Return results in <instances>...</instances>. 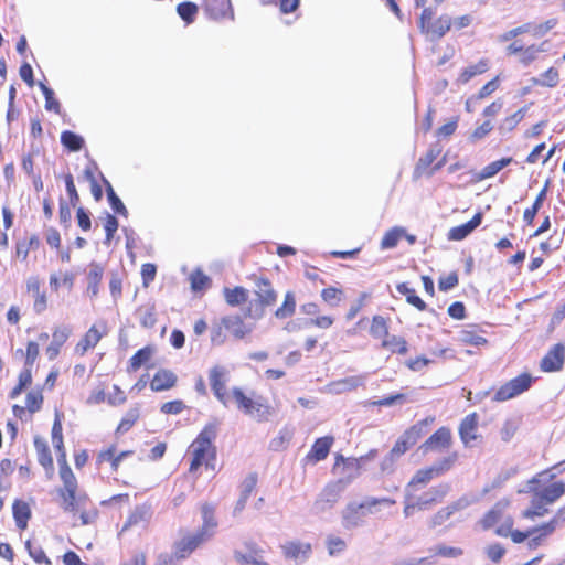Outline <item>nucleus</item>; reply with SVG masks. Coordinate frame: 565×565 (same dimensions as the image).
Returning a JSON list of instances; mask_svg holds the SVG:
<instances>
[{
    "mask_svg": "<svg viewBox=\"0 0 565 565\" xmlns=\"http://www.w3.org/2000/svg\"><path fill=\"white\" fill-rule=\"evenodd\" d=\"M396 502L391 498H365L362 502L351 501L341 511V525L351 531L362 526L369 514H374L380 507H391Z\"/></svg>",
    "mask_w": 565,
    "mask_h": 565,
    "instance_id": "obj_1",
    "label": "nucleus"
},
{
    "mask_svg": "<svg viewBox=\"0 0 565 565\" xmlns=\"http://www.w3.org/2000/svg\"><path fill=\"white\" fill-rule=\"evenodd\" d=\"M217 435V424L209 423L192 441L190 452L192 460L190 472H195L202 465L210 467V461L215 459L216 450L213 440Z\"/></svg>",
    "mask_w": 565,
    "mask_h": 565,
    "instance_id": "obj_2",
    "label": "nucleus"
},
{
    "mask_svg": "<svg viewBox=\"0 0 565 565\" xmlns=\"http://www.w3.org/2000/svg\"><path fill=\"white\" fill-rule=\"evenodd\" d=\"M237 407L247 416L258 423L267 422L273 414V408L263 397L255 399L247 397L238 387L232 390Z\"/></svg>",
    "mask_w": 565,
    "mask_h": 565,
    "instance_id": "obj_3",
    "label": "nucleus"
},
{
    "mask_svg": "<svg viewBox=\"0 0 565 565\" xmlns=\"http://www.w3.org/2000/svg\"><path fill=\"white\" fill-rule=\"evenodd\" d=\"M345 489L342 480L329 482L319 492L311 505V513L317 516L331 512L340 501Z\"/></svg>",
    "mask_w": 565,
    "mask_h": 565,
    "instance_id": "obj_4",
    "label": "nucleus"
},
{
    "mask_svg": "<svg viewBox=\"0 0 565 565\" xmlns=\"http://www.w3.org/2000/svg\"><path fill=\"white\" fill-rule=\"evenodd\" d=\"M60 477L64 484L63 489L58 490L62 498L61 507L65 512L79 510L83 505V498L82 495H76L77 480L70 466L60 469Z\"/></svg>",
    "mask_w": 565,
    "mask_h": 565,
    "instance_id": "obj_5",
    "label": "nucleus"
},
{
    "mask_svg": "<svg viewBox=\"0 0 565 565\" xmlns=\"http://www.w3.org/2000/svg\"><path fill=\"white\" fill-rule=\"evenodd\" d=\"M202 526L195 533H186L195 548L212 540L217 527L213 507L209 504L202 507Z\"/></svg>",
    "mask_w": 565,
    "mask_h": 565,
    "instance_id": "obj_6",
    "label": "nucleus"
},
{
    "mask_svg": "<svg viewBox=\"0 0 565 565\" xmlns=\"http://www.w3.org/2000/svg\"><path fill=\"white\" fill-rule=\"evenodd\" d=\"M539 476H535L527 481V489L520 490L519 492L535 494L546 504H553L565 494V483L562 481L554 482L543 489L539 488Z\"/></svg>",
    "mask_w": 565,
    "mask_h": 565,
    "instance_id": "obj_7",
    "label": "nucleus"
},
{
    "mask_svg": "<svg viewBox=\"0 0 565 565\" xmlns=\"http://www.w3.org/2000/svg\"><path fill=\"white\" fill-rule=\"evenodd\" d=\"M532 384V376L523 373L505 384H503L494 394V401L504 402L527 391Z\"/></svg>",
    "mask_w": 565,
    "mask_h": 565,
    "instance_id": "obj_8",
    "label": "nucleus"
},
{
    "mask_svg": "<svg viewBox=\"0 0 565 565\" xmlns=\"http://www.w3.org/2000/svg\"><path fill=\"white\" fill-rule=\"evenodd\" d=\"M366 377V374H360L332 381L322 388V392L334 395L351 392L356 390L359 386H363Z\"/></svg>",
    "mask_w": 565,
    "mask_h": 565,
    "instance_id": "obj_9",
    "label": "nucleus"
},
{
    "mask_svg": "<svg viewBox=\"0 0 565 565\" xmlns=\"http://www.w3.org/2000/svg\"><path fill=\"white\" fill-rule=\"evenodd\" d=\"M510 505L509 499L499 500L491 510H489L484 516L479 521V524L483 530H489L493 527L495 524L504 523L505 518H512L507 514L505 511Z\"/></svg>",
    "mask_w": 565,
    "mask_h": 565,
    "instance_id": "obj_10",
    "label": "nucleus"
},
{
    "mask_svg": "<svg viewBox=\"0 0 565 565\" xmlns=\"http://www.w3.org/2000/svg\"><path fill=\"white\" fill-rule=\"evenodd\" d=\"M284 556L302 563L308 559L312 553V546L308 542L288 541L281 545Z\"/></svg>",
    "mask_w": 565,
    "mask_h": 565,
    "instance_id": "obj_11",
    "label": "nucleus"
},
{
    "mask_svg": "<svg viewBox=\"0 0 565 565\" xmlns=\"http://www.w3.org/2000/svg\"><path fill=\"white\" fill-rule=\"evenodd\" d=\"M223 326L235 340H242L253 331L252 324H246L239 315L222 317Z\"/></svg>",
    "mask_w": 565,
    "mask_h": 565,
    "instance_id": "obj_12",
    "label": "nucleus"
},
{
    "mask_svg": "<svg viewBox=\"0 0 565 565\" xmlns=\"http://www.w3.org/2000/svg\"><path fill=\"white\" fill-rule=\"evenodd\" d=\"M565 360V347L562 343L555 344L542 359L541 369L544 372H555L563 367Z\"/></svg>",
    "mask_w": 565,
    "mask_h": 565,
    "instance_id": "obj_13",
    "label": "nucleus"
},
{
    "mask_svg": "<svg viewBox=\"0 0 565 565\" xmlns=\"http://www.w3.org/2000/svg\"><path fill=\"white\" fill-rule=\"evenodd\" d=\"M209 380L214 395L222 404L226 405L225 387L227 381V371L225 367L220 365L212 367L210 371Z\"/></svg>",
    "mask_w": 565,
    "mask_h": 565,
    "instance_id": "obj_14",
    "label": "nucleus"
},
{
    "mask_svg": "<svg viewBox=\"0 0 565 565\" xmlns=\"http://www.w3.org/2000/svg\"><path fill=\"white\" fill-rule=\"evenodd\" d=\"M478 416L476 413L467 415L460 423L459 435L466 447H472L478 439Z\"/></svg>",
    "mask_w": 565,
    "mask_h": 565,
    "instance_id": "obj_15",
    "label": "nucleus"
},
{
    "mask_svg": "<svg viewBox=\"0 0 565 565\" xmlns=\"http://www.w3.org/2000/svg\"><path fill=\"white\" fill-rule=\"evenodd\" d=\"M448 492V486L433 487L414 500L417 510H428L431 505L441 501Z\"/></svg>",
    "mask_w": 565,
    "mask_h": 565,
    "instance_id": "obj_16",
    "label": "nucleus"
},
{
    "mask_svg": "<svg viewBox=\"0 0 565 565\" xmlns=\"http://www.w3.org/2000/svg\"><path fill=\"white\" fill-rule=\"evenodd\" d=\"M451 433L448 428L441 427L437 429L422 446L425 451H441L450 447Z\"/></svg>",
    "mask_w": 565,
    "mask_h": 565,
    "instance_id": "obj_17",
    "label": "nucleus"
},
{
    "mask_svg": "<svg viewBox=\"0 0 565 565\" xmlns=\"http://www.w3.org/2000/svg\"><path fill=\"white\" fill-rule=\"evenodd\" d=\"M470 502L466 498H460L459 500L450 503L449 505L440 509L430 520V526L436 527L444 524L450 516L457 511L466 509Z\"/></svg>",
    "mask_w": 565,
    "mask_h": 565,
    "instance_id": "obj_18",
    "label": "nucleus"
},
{
    "mask_svg": "<svg viewBox=\"0 0 565 565\" xmlns=\"http://www.w3.org/2000/svg\"><path fill=\"white\" fill-rule=\"evenodd\" d=\"M207 14L214 19H234L231 0H204Z\"/></svg>",
    "mask_w": 565,
    "mask_h": 565,
    "instance_id": "obj_19",
    "label": "nucleus"
},
{
    "mask_svg": "<svg viewBox=\"0 0 565 565\" xmlns=\"http://www.w3.org/2000/svg\"><path fill=\"white\" fill-rule=\"evenodd\" d=\"M40 279L31 276L26 280V291L34 298L33 309L36 313H42L47 307V299L45 292L40 290Z\"/></svg>",
    "mask_w": 565,
    "mask_h": 565,
    "instance_id": "obj_20",
    "label": "nucleus"
},
{
    "mask_svg": "<svg viewBox=\"0 0 565 565\" xmlns=\"http://www.w3.org/2000/svg\"><path fill=\"white\" fill-rule=\"evenodd\" d=\"M255 295L262 306H271L276 302L277 294L268 279L258 277L255 279Z\"/></svg>",
    "mask_w": 565,
    "mask_h": 565,
    "instance_id": "obj_21",
    "label": "nucleus"
},
{
    "mask_svg": "<svg viewBox=\"0 0 565 565\" xmlns=\"http://www.w3.org/2000/svg\"><path fill=\"white\" fill-rule=\"evenodd\" d=\"M514 524L513 518H505L504 523L500 524L495 529L498 536L508 537L510 536L514 543H522L526 539L533 535V531L521 532L519 530H512Z\"/></svg>",
    "mask_w": 565,
    "mask_h": 565,
    "instance_id": "obj_22",
    "label": "nucleus"
},
{
    "mask_svg": "<svg viewBox=\"0 0 565 565\" xmlns=\"http://www.w3.org/2000/svg\"><path fill=\"white\" fill-rule=\"evenodd\" d=\"M177 383V375L166 369L159 370L150 382V387L153 392H162L170 390Z\"/></svg>",
    "mask_w": 565,
    "mask_h": 565,
    "instance_id": "obj_23",
    "label": "nucleus"
},
{
    "mask_svg": "<svg viewBox=\"0 0 565 565\" xmlns=\"http://www.w3.org/2000/svg\"><path fill=\"white\" fill-rule=\"evenodd\" d=\"M71 333L72 329L67 326H62L55 329L52 335L53 340L46 348V355L49 360H54L58 355L60 348L66 342Z\"/></svg>",
    "mask_w": 565,
    "mask_h": 565,
    "instance_id": "obj_24",
    "label": "nucleus"
},
{
    "mask_svg": "<svg viewBox=\"0 0 565 565\" xmlns=\"http://www.w3.org/2000/svg\"><path fill=\"white\" fill-rule=\"evenodd\" d=\"M451 26V18L449 15H441L436 21L431 22L423 32L429 41L440 40Z\"/></svg>",
    "mask_w": 565,
    "mask_h": 565,
    "instance_id": "obj_25",
    "label": "nucleus"
},
{
    "mask_svg": "<svg viewBox=\"0 0 565 565\" xmlns=\"http://www.w3.org/2000/svg\"><path fill=\"white\" fill-rule=\"evenodd\" d=\"M418 438V430L413 427L409 430L405 431L399 439L395 443L390 454L399 458L404 455L413 445L416 444Z\"/></svg>",
    "mask_w": 565,
    "mask_h": 565,
    "instance_id": "obj_26",
    "label": "nucleus"
},
{
    "mask_svg": "<svg viewBox=\"0 0 565 565\" xmlns=\"http://www.w3.org/2000/svg\"><path fill=\"white\" fill-rule=\"evenodd\" d=\"M481 221L482 214L477 213L469 222L452 227L448 233V238L450 241H462L481 224Z\"/></svg>",
    "mask_w": 565,
    "mask_h": 565,
    "instance_id": "obj_27",
    "label": "nucleus"
},
{
    "mask_svg": "<svg viewBox=\"0 0 565 565\" xmlns=\"http://www.w3.org/2000/svg\"><path fill=\"white\" fill-rule=\"evenodd\" d=\"M332 444H333V437L326 436L322 438H318L315 441L310 452L307 455V459L312 462H318V461L326 459L330 451Z\"/></svg>",
    "mask_w": 565,
    "mask_h": 565,
    "instance_id": "obj_28",
    "label": "nucleus"
},
{
    "mask_svg": "<svg viewBox=\"0 0 565 565\" xmlns=\"http://www.w3.org/2000/svg\"><path fill=\"white\" fill-rule=\"evenodd\" d=\"M104 275V267L95 262L89 264V270L87 274V294L90 297H96L99 292V284Z\"/></svg>",
    "mask_w": 565,
    "mask_h": 565,
    "instance_id": "obj_29",
    "label": "nucleus"
},
{
    "mask_svg": "<svg viewBox=\"0 0 565 565\" xmlns=\"http://www.w3.org/2000/svg\"><path fill=\"white\" fill-rule=\"evenodd\" d=\"M135 315L143 328L151 329L157 322L154 303L149 302L138 307Z\"/></svg>",
    "mask_w": 565,
    "mask_h": 565,
    "instance_id": "obj_30",
    "label": "nucleus"
},
{
    "mask_svg": "<svg viewBox=\"0 0 565 565\" xmlns=\"http://www.w3.org/2000/svg\"><path fill=\"white\" fill-rule=\"evenodd\" d=\"M102 339V333L95 326L90 327L85 335L76 344V353L84 355L89 349L94 348Z\"/></svg>",
    "mask_w": 565,
    "mask_h": 565,
    "instance_id": "obj_31",
    "label": "nucleus"
},
{
    "mask_svg": "<svg viewBox=\"0 0 565 565\" xmlns=\"http://www.w3.org/2000/svg\"><path fill=\"white\" fill-rule=\"evenodd\" d=\"M223 296L228 306L237 307L247 301L249 292L247 289L239 286L234 288L225 287L223 289Z\"/></svg>",
    "mask_w": 565,
    "mask_h": 565,
    "instance_id": "obj_32",
    "label": "nucleus"
},
{
    "mask_svg": "<svg viewBox=\"0 0 565 565\" xmlns=\"http://www.w3.org/2000/svg\"><path fill=\"white\" fill-rule=\"evenodd\" d=\"M151 518V511L149 507L138 505L136 507L131 513L129 514L126 523L124 524L122 530H127L128 527L139 525L141 523H147Z\"/></svg>",
    "mask_w": 565,
    "mask_h": 565,
    "instance_id": "obj_33",
    "label": "nucleus"
},
{
    "mask_svg": "<svg viewBox=\"0 0 565 565\" xmlns=\"http://www.w3.org/2000/svg\"><path fill=\"white\" fill-rule=\"evenodd\" d=\"M13 518L19 529L24 530L28 526V521L31 516V510L26 502L15 500L12 507Z\"/></svg>",
    "mask_w": 565,
    "mask_h": 565,
    "instance_id": "obj_34",
    "label": "nucleus"
},
{
    "mask_svg": "<svg viewBox=\"0 0 565 565\" xmlns=\"http://www.w3.org/2000/svg\"><path fill=\"white\" fill-rule=\"evenodd\" d=\"M441 153V147L436 143L433 145L425 156L420 157L416 167L414 174L416 178L420 177L424 171L437 159V157Z\"/></svg>",
    "mask_w": 565,
    "mask_h": 565,
    "instance_id": "obj_35",
    "label": "nucleus"
},
{
    "mask_svg": "<svg viewBox=\"0 0 565 565\" xmlns=\"http://www.w3.org/2000/svg\"><path fill=\"white\" fill-rule=\"evenodd\" d=\"M546 503L543 502L537 495L532 494L531 505L529 509L522 512V516L529 520H535L546 515L550 510L546 508Z\"/></svg>",
    "mask_w": 565,
    "mask_h": 565,
    "instance_id": "obj_36",
    "label": "nucleus"
},
{
    "mask_svg": "<svg viewBox=\"0 0 565 565\" xmlns=\"http://www.w3.org/2000/svg\"><path fill=\"white\" fill-rule=\"evenodd\" d=\"M195 550L193 543L185 534L173 544V552L171 554L177 561H181L189 557Z\"/></svg>",
    "mask_w": 565,
    "mask_h": 565,
    "instance_id": "obj_37",
    "label": "nucleus"
},
{
    "mask_svg": "<svg viewBox=\"0 0 565 565\" xmlns=\"http://www.w3.org/2000/svg\"><path fill=\"white\" fill-rule=\"evenodd\" d=\"M512 162V158H502L500 160L493 161L486 166L477 175V181H482L489 178L494 177L499 171L509 166Z\"/></svg>",
    "mask_w": 565,
    "mask_h": 565,
    "instance_id": "obj_38",
    "label": "nucleus"
},
{
    "mask_svg": "<svg viewBox=\"0 0 565 565\" xmlns=\"http://www.w3.org/2000/svg\"><path fill=\"white\" fill-rule=\"evenodd\" d=\"M550 181L545 182V185L537 194L532 207L526 209L523 214V220L526 224L531 225L535 218L536 213L541 209L544 200L546 199L547 190H548Z\"/></svg>",
    "mask_w": 565,
    "mask_h": 565,
    "instance_id": "obj_39",
    "label": "nucleus"
},
{
    "mask_svg": "<svg viewBox=\"0 0 565 565\" xmlns=\"http://www.w3.org/2000/svg\"><path fill=\"white\" fill-rule=\"evenodd\" d=\"M436 477L431 467L418 470L408 482L405 492H411L416 486H425Z\"/></svg>",
    "mask_w": 565,
    "mask_h": 565,
    "instance_id": "obj_40",
    "label": "nucleus"
},
{
    "mask_svg": "<svg viewBox=\"0 0 565 565\" xmlns=\"http://www.w3.org/2000/svg\"><path fill=\"white\" fill-rule=\"evenodd\" d=\"M546 43L547 42H543L540 45L532 44L525 49L523 47L519 58L520 63L524 66L530 65L537 58L539 53L547 51Z\"/></svg>",
    "mask_w": 565,
    "mask_h": 565,
    "instance_id": "obj_41",
    "label": "nucleus"
},
{
    "mask_svg": "<svg viewBox=\"0 0 565 565\" xmlns=\"http://www.w3.org/2000/svg\"><path fill=\"white\" fill-rule=\"evenodd\" d=\"M405 235V230L402 227H393L390 231H387L382 241H381V248L382 249H391L394 248L399 239Z\"/></svg>",
    "mask_w": 565,
    "mask_h": 565,
    "instance_id": "obj_42",
    "label": "nucleus"
},
{
    "mask_svg": "<svg viewBox=\"0 0 565 565\" xmlns=\"http://www.w3.org/2000/svg\"><path fill=\"white\" fill-rule=\"evenodd\" d=\"M103 182L106 185L107 196H108V201H109L111 209L116 213L127 216L128 211H127L126 206L124 205V203L121 202V200L116 195L109 181L103 177Z\"/></svg>",
    "mask_w": 565,
    "mask_h": 565,
    "instance_id": "obj_43",
    "label": "nucleus"
},
{
    "mask_svg": "<svg viewBox=\"0 0 565 565\" xmlns=\"http://www.w3.org/2000/svg\"><path fill=\"white\" fill-rule=\"evenodd\" d=\"M296 310V299L291 291L285 295L282 305L275 311V316L278 319H286L294 315Z\"/></svg>",
    "mask_w": 565,
    "mask_h": 565,
    "instance_id": "obj_44",
    "label": "nucleus"
},
{
    "mask_svg": "<svg viewBox=\"0 0 565 565\" xmlns=\"http://www.w3.org/2000/svg\"><path fill=\"white\" fill-rule=\"evenodd\" d=\"M488 61L487 60H480L477 64L475 65H469L468 67H466L460 76H459V81L463 84L468 83L472 77H475L476 75H479V74H482L484 73L487 70H488Z\"/></svg>",
    "mask_w": 565,
    "mask_h": 565,
    "instance_id": "obj_45",
    "label": "nucleus"
},
{
    "mask_svg": "<svg viewBox=\"0 0 565 565\" xmlns=\"http://www.w3.org/2000/svg\"><path fill=\"white\" fill-rule=\"evenodd\" d=\"M382 347L392 353L405 354L407 352V343L402 337L388 335L382 341Z\"/></svg>",
    "mask_w": 565,
    "mask_h": 565,
    "instance_id": "obj_46",
    "label": "nucleus"
},
{
    "mask_svg": "<svg viewBox=\"0 0 565 565\" xmlns=\"http://www.w3.org/2000/svg\"><path fill=\"white\" fill-rule=\"evenodd\" d=\"M153 350L150 347H145L138 350L129 361V369L131 371H137L145 363H147L152 356Z\"/></svg>",
    "mask_w": 565,
    "mask_h": 565,
    "instance_id": "obj_47",
    "label": "nucleus"
},
{
    "mask_svg": "<svg viewBox=\"0 0 565 565\" xmlns=\"http://www.w3.org/2000/svg\"><path fill=\"white\" fill-rule=\"evenodd\" d=\"M62 145L71 151H79L84 145V139L73 131H63L61 135Z\"/></svg>",
    "mask_w": 565,
    "mask_h": 565,
    "instance_id": "obj_48",
    "label": "nucleus"
},
{
    "mask_svg": "<svg viewBox=\"0 0 565 565\" xmlns=\"http://www.w3.org/2000/svg\"><path fill=\"white\" fill-rule=\"evenodd\" d=\"M326 546L330 556H337L347 550V542L340 536L330 534L326 539Z\"/></svg>",
    "mask_w": 565,
    "mask_h": 565,
    "instance_id": "obj_49",
    "label": "nucleus"
},
{
    "mask_svg": "<svg viewBox=\"0 0 565 565\" xmlns=\"http://www.w3.org/2000/svg\"><path fill=\"white\" fill-rule=\"evenodd\" d=\"M526 110L527 108L523 107L515 111L514 114H512L511 116L504 118L499 126V130L503 134L512 131L518 126V124L524 118Z\"/></svg>",
    "mask_w": 565,
    "mask_h": 565,
    "instance_id": "obj_50",
    "label": "nucleus"
},
{
    "mask_svg": "<svg viewBox=\"0 0 565 565\" xmlns=\"http://www.w3.org/2000/svg\"><path fill=\"white\" fill-rule=\"evenodd\" d=\"M177 12L184 22L190 24L195 20L199 8L193 2H182L178 4Z\"/></svg>",
    "mask_w": 565,
    "mask_h": 565,
    "instance_id": "obj_51",
    "label": "nucleus"
},
{
    "mask_svg": "<svg viewBox=\"0 0 565 565\" xmlns=\"http://www.w3.org/2000/svg\"><path fill=\"white\" fill-rule=\"evenodd\" d=\"M34 446H35V449L38 452L39 462L45 468H47V467L52 468L53 459H52L51 451H50L46 443L36 438L34 440Z\"/></svg>",
    "mask_w": 565,
    "mask_h": 565,
    "instance_id": "obj_52",
    "label": "nucleus"
},
{
    "mask_svg": "<svg viewBox=\"0 0 565 565\" xmlns=\"http://www.w3.org/2000/svg\"><path fill=\"white\" fill-rule=\"evenodd\" d=\"M559 82L558 71L554 67H550L542 74V78H532V83L539 86L555 87Z\"/></svg>",
    "mask_w": 565,
    "mask_h": 565,
    "instance_id": "obj_53",
    "label": "nucleus"
},
{
    "mask_svg": "<svg viewBox=\"0 0 565 565\" xmlns=\"http://www.w3.org/2000/svg\"><path fill=\"white\" fill-rule=\"evenodd\" d=\"M83 498V505L79 510L74 511L73 513L79 514V520L83 525L92 524L96 521L98 512L95 508L87 509V498L85 495H82Z\"/></svg>",
    "mask_w": 565,
    "mask_h": 565,
    "instance_id": "obj_54",
    "label": "nucleus"
},
{
    "mask_svg": "<svg viewBox=\"0 0 565 565\" xmlns=\"http://www.w3.org/2000/svg\"><path fill=\"white\" fill-rule=\"evenodd\" d=\"M531 531H533V535L530 536V540L527 541V547L530 550H534L541 546L544 543L545 539L552 534L546 532L545 523L540 526L531 529Z\"/></svg>",
    "mask_w": 565,
    "mask_h": 565,
    "instance_id": "obj_55",
    "label": "nucleus"
},
{
    "mask_svg": "<svg viewBox=\"0 0 565 565\" xmlns=\"http://www.w3.org/2000/svg\"><path fill=\"white\" fill-rule=\"evenodd\" d=\"M25 548L28 550L30 557H32L35 563L51 565L50 558L46 556L45 552L41 546L34 545L29 540L25 542Z\"/></svg>",
    "mask_w": 565,
    "mask_h": 565,
    "instance_id": "obj_56",
    "label": "nucleus"
},
{
    "mask_svg": "<svg viewBox=\"0 0 565 565\" xmlns=\"http://www.w3.org/2000/svg\"><path fill=\"white\" fill-rule=\"evenodd\" d=\"M235 558L244 565H268L262 561V555L254 548H252L248 554L235 552Z\"/></svg>",
    "mask_w": 565,
    "mask_h": 565,
    "instance_id": "obj_57",
    "label": "nucleus"
},
{
    "mask_svg": "<svg viewBox=\"0 0 565 565\" xmlns=\"http://www.w3.org/2000/svg\"><path fill=\"white\" fill-rule=\"evenodd\" d=\"M370 332L374 338L386 339L388 337V331L385 319L381 316H374L372 319Z\"/></svg>",
    "mask_w": 565,
    "mask_h": 565,
    "instance_id": "obj_58",
    "label": "nucleus"
},
{
    "mask_svg": "<svg viewBox=\"0 0 565 565\" xmlns=\"http://www.w3.org/2000/svg\"><path fill=\"white\" fill-rule=\"evenodd\" d=\"M39 86L45 97V108L47 110H53L56 114H60L61 105H60L58 100H56L54 98V92L50 87H47L45 84H43L42 82L39 83Z\"/></svg>",
    "mask_w": 565,
    "mask_h": 565,
    "instance_id": "obj_59",
    "label": "nucleus"
},
{
    "mask_svg": "<svg viewBox=\"0 0 565 565\" xmlns=\"http://www.w3.org/2000/svg\"><path fill=\"white\" fill-rule=\"evenodd\" d=\"M458 340L465 344L475 347L483 345L487 343V340L483 337L475 333L471 330H461L458 334Z\"/></svg>",
    "mask_w": 565,
    "mask_h": 565,
    "instance_id": "obj_60",
    "label": "nucleus"
},
{
    "mask_svg": "<svg viewBox=\"0 0 565 565\" xmlns=\"http://www.w3.org/2000/svg\"><path fill=\"white\" fill-rule=\"evenodd\" d=\"M224 330L222 318L218 321L213 322L211 327V342L213 345H222L225 343L226 334Z\"/></svg>",
    "mask_w": 565,
    "mask_h": 565,
    "instance_id": "obj_61",
    "label": "nucleus"
},
{
    "mask_svg": "<svg viewBox=\"0 0 565 565\" xmlns=\"http://www.w3.org/2000/svg\"><path fill=\"white\" fill-rule=\"evenodd\" d=\"M43 403V395L39 391L29 392L25 398V407L30 413L40 411Z\"/></svg>",
    "mask_w": 565,
    "mask_h": 565,
    "instance_id": "obj_62",
    "label": "nucleus"
},
{
    "mask_svg": "<svg viewBox=\"0 0 565 565\" xmlns=\"http://www.w3.org/2000/svg\"><path fill=\"white\" fill-rule=\"evenodd\" d=\"M138 417H139V409L138 408L129 409L127 412V414L125 415V417L121 419L117 430L120 431V433L128 431L134 426V424L136 423Z\"/></svg>",
    "mask_w": 565,
    "mask_h": 565,
    "instance_id": "obj_63",
    "label": "nucleus"
},
{
    "mask_svg": "<svg viewBox=\"0 0 565 565\" xmlns=\"http://www.w3.org/2000/svg\"><path fill=\"white\" fill-rule=\"evenodd\" d=\"M321 297L327 303L334 307L341 301L342 291L334 287L324 288L321 292Z\"/></svg>",
    "mask_w": 565,
    "mask_h": 565,
    "instance_id": "obj_64",
    "label": "nucleus"
}]
</instances>
